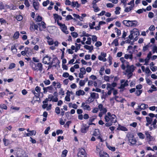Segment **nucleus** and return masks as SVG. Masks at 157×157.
Returning <instances> with one entry per match:
<instances>
[{
    "mask_svg": "<svg viewBox=\"0 0 157 157\" xmlns=\"http://www.w3.org/2000/svg\"><path fill=\"white\" fill-rule=\"evenodd\" d=\"M57 24L60 26V28L62 31L64 33L66 34L68 33V32L66 31L67 29V26L65 25V24H62L61 23L57 22Z\"/></svg>",
    "mask_w": 157,
    "mask_h": 157,
    "instance_id": "f257e3e1",
    "label": "nucleus"
},
{
    "mask_svg": "<svg viewBox=\"0 0 157 157\" xmlns=\"http://www.w3.org/2000/svg\"><path fill=\"white\" fill-rule=\"evenodd\" d=\"M127 69L126 71L127 72L132 73L135 70V67L133 65L130 66L129 65H126Z\"/></svg>",
    "mask_w": 157,
    "mask_h": 157,
    "instance_id": "f03ea898",
    "label": "nucleus"
},
{
    "mask_svg": "<svg viewBox=\"0 0 157 157\" xmlns=\"http://www.w3.org/2000/svg\"><path fill=\"white\" fill-rule=\"evenodd\" d=\"M78 157H86V153L84 149L80 150L78 153Z\"/></svg>",
    "mask_w": 157,
    "mask_h": 157,
    "instance_id": "7ed1b4c3",
    "label": "nucleus"
},
{
    "mask_svg": "<svg viewBox=\"0 0 157 157\" xmlns=\"http://www.w3.org/2000/svg\"><path fill=\"white\" fill-rule=\"evenodd\" d=\"M54 16V18L55 20V22H59V20H61L62 19V17L60 15H58L56 13H54L53 14Z\"/></svg>",
    "mask_w": 157,
    "mask_h": 157,
    "instance_id": "20e7f679",
    "label": "nucleus"
},
{
    "mask_svg": "<svg viewBox=\"0 0 157 157\" xmlns=\"http://www.w3.org/2000/svg\"><path fill=\"white\" fill-rule=\"evenodd\" d=\"M51 59V58L46 55L44 57L43 59L42 62L44 64H47V62L48 61H50V60Z\"/></svg>",
    "mask_w": 157,
    "mask_h": 157,
    "instance_id": "39448f33",
    "label": "nucleus"
},
{
    "mask_svg": "<svg viewBox=\"0 0 157 157\" xmlns=\"http://www.w3.org/2000/svg\"><path fill=\"white\" fill-rule=\"evenodd\" d=\"M145 134L146 136V138L148 142H150L151 141L152 139V136H151L149 132L147 131L145 132Z\"/></svg>",
    "mask_w": 157,
    "mask_h": 157,
    "instance_id": "423d86ee",
    "label": "nucleus"
},
{
    "mask_svg": "<svg viewBox=\"0 0 157 157\" xmlns=\"http://www.w3.org/2000/svg\"><path fill=\"white\" fill-rule=\"evenodd\" d=\"M109 120L112 123H115L117 121L116 117L114 114H112V116L109 118Z\"/></svg>",
    "mask_w": 157,
    "mask_h": 157,
    "instance_id": "0eeeda50",
    "label": "nucleus"
},
{
    "mask_svg": "<svg viewBox=\"0 0 157 157\" xmlns=\"http://www.w3.org/2000/svg\"><path fill=\"white\" fill-rule=\"evenodd\" d=\"M130 26L136 27V26L138 22L136 20L129 21Z\"/></svg>",
    "mask_w": 157,
    "mask_h": 157,
    "instance_id": "6e6552de",
    "label": "nucleus"
},
{
    "mask_svg": "<svg viewBox=\"0 0 157 157\" xmlns=\"http://www.w3.org/2000/svg\"><path fill=\"white\" fill-rule=\"evenodd\" d=\"M38 25L39 26V30L40 31H41L42 30H41L40 28L41 27H42L43 29H45L46 28V24L44 21H42L40 23H38Z\"/></svg>",
    "mask_w": 157,
    "mask_h": 157,
    "instance_id": "1a4fd4ad",
    "label": "nucleus"
},
{
    "mask_svg": "<svg viewBox=\"0 0 157 157\" xmlns=\"http://www.w3.org/2000/svg\"><path fill=\"white\" fill-rule=\"evenodd\" d=\"M112 116V115L110 112H108L107 115H106L105 117V119L106 122H108L109 121V118Z\"/></svg>",
    "mask_w": 157,
    "mask_h": 157,
    "instance_id": "9d476101",
    "label": "nucleus"
},
{
    "mask_svg": "<svg viewBox=\"0 0 157 157\" xmlns=\"http://www.w3.org/2000/svg\"><path fill=\"white\" fill-rule=\"evenodd\" d=\"M99 154L100 157H109V155L104 151H100Z\"/></svg>",
    "mask_w": 157,
    "mask_h": 157,
    "instance_id": "9b49d317",
    "label": "nucleus"
},
{
    "mask_svg": "<svg viewBox=\"0 0 157 157\" xmlns=\"http://www.w3.org/2000/svg\"><path fill=\"white\" fill-rule=\"evenodd\" d=\"M71 6L73 7L76 6L77 8H79L81 6L80 4H78V2L76 1L75 2H71Z\"/></svg>",
    "mask_w": 157,
    "mask_h": 157,
    "instance_id": "f8f14e48",
    "label": "nucleus"
},
{
    "mask_svg": "<svg viewBox=\"0 0 157 157\" xmlns=\"http://www.w3.org/2000/svg\"><path fill=\"white\" fill-rule=\"evenodd\" d=\"M85 94V92L84 91L81 90L77 91L76 92V94L78 96H80L81 95H83Z\"/></svg>",
    "mask_w": 157,
    "mask_h": 157,
    "instance_id": "ddd939ff",
    "label": "nucleus"
},
{
    "mask_svg": "<svg viewBox=\"0 0 157 157\" xmlns=\"http://www.w3.org/2000/svg\"><path fill=\"white\" fill-rule=\"evenodd\" d=\"M131 32L133 33V36L136 35V36H137L139 35L140 34L139 32L137 29H133L132 31H131Z\"/></svg>",
    "mask_w": 157,
    "mask_h": 157,
    "instance_id": "4468645a",
    "label": "nucleus"
},
{
    "mask_svg": "<svg viewBox=\"0 0 157 157\" xmlns=\"http://www.w3.org/2000/svg\"><path fill=\"white\" fill-rule=\"evenodd\" d=\"M39 3L38 2H33V7L35 10H37L39 8Z\"/></svg>",
    "mask_w": 157,
    "mask_h": 157,
    "instance_id": "2eb2a0df",
    "label": "nucleus"
},
{
    "mask_svg": "<svg viewBox=\"0 0 157 157\" xmlns=\"http://www.w3.org/2000/svg\"><path fill=\"white\" fill-rule=\"evenodd\" d=\"M100 134L99 130V129H95V130L94 131L93 135L96 136H98Z\"/></svg>",
    "mask_w": 157,
    "mask_h": 157,
    "instance_id": "dca6fc26",
    "label": "nucleus"
},
{
    "mask_svg": "<svg viewBox=\"0 0 157 157\" xmlns=\"http://www.w3.org/2000/svg\"><path fill=\"white\" fill-rule=\"evenodd\" d=\"M90 97L94 99L98 98V94L95 93H92L90 94Z\"/></svg>",
    "mask_w": 157,
    "mask_h": 157,
    "instance_id": "f3484780",
    "label": "nucleus"
},
{
    "mask_svg": "<svg viewBox=\"0 0 157 157\" xmlns=\"http://www.w3.org/2000/svg\"><path fill=\"white\" fill-rule=\"evenodd\" d=\"M89 126L86 127L85 126H83L81 128V132L83 133H86L88 130Z\"/></svg>",
    "mask_w": 157,
    "mask_h": 157,
    "instance_id": "a211bd4d",
    "label": "nucleus"
},
{
    "mask_svg": "<svg viewBox=\"0 0 157 157\" xmlns=\"http://www.w3.org/2000/svg\"><path fill=\"white\" fill-rule=\"evenodd\" d=\"M117 129L124 131H128V129L126 127L120 125H119V127L117 128Z\"/></svg>",
    "mask_w": 157,
    "mask_h": 157,
    "instance_id": "6ab92c4d",
    "label": "nucleus"
},
{
    "mask_svg": "<svg viewBox=\"0 0 157 157\" xmlns=\"http://www.w3.org/2000/svg\"><path fill=\"white\" fill-rule=\"evenodd\" d=\"M128 80H126L125 82L124 83V84H122L121 86L119 88L120 89H123L124 88V87L126 86H127L128 85Z\"/></svg>",
    "mask_w": 157,
    "mask_h": 157,
    "instance_id": "aec40b11",
    "label": "nucleus"
},
{
    "mask_svg": "<svg viewBox=\"0 0 157 157\" xmlns=\"http://www.w3.org/2000/svg\"><path fill=\"white\" fill-rule=\"evenodd\" d=\"M157 122V120L156 119H154V121L152 122V124L151 125H153V128L154 129L157 128V125L156 124Z\"/></svg>",
    "mask_w": 157,
    "mask_h": 157,
    "instance_id": "412c9836",
    "label": "nucleus"
},
{
    "mask_svg": "<svg viewBox=\"0 0 157 157\" xmlns=\"http://www.w3.org/2000/svg\"><path fill=\"white\" fill-rule=\"evenodd\" d=\"M37 67H38V70L40 71H42L43 70L42 64L41 63H36Z\"/></svg>",
    "mask_w": 157,
    "mask_h": 157,
    "instance_id": "4be33fe9",
    "label": "nucleus"
},
{
    "mask_svg": "<svg viewBox=\"0 0 157 157\" xmlns=\"http://www.w3.org/2000/svg\"><path fill=\"white\" fill-rule=\"evenodd\" d=\"M138 136L140 139H144L145 138V136L142 132H138L137 134Z\"/></svg>",
    "mask_w": 157,
    "mask_h": 157,
    "instance_id": "5701e85b",
    "label": "nucleus"
},
{
    "mask_svg": "<svg viewBox=\"0 0 157 157\" xmlns=\"http://www.w3.org/2000/svg\"><path fill=\"white\" fill-rule=\"evenodd\" d=\"M32 67L34 71L38 70V68L37 67V64L34 63H33L32 64Z\"/></svg>",
    "mask_w": 157,
    "mask_h": 157,
    "instance_id": "b1692460",
    "label": "nucleus"
},
{
    "mask_svg": "<svg viewBox=\"0 0 157 157\" xmlns=\"http://www.w3.org/2000/svg\"><path fill=\"white\" fill-rule=\"evenodd\" d=\"M129 142L132 144H135L136 142V140L134 138V137L131 139H129L128 140Z\"/></svg>",
    "mask_w": 157,
    "mask_h": 157,
    "instance_id": "393cba45",
    "label": "nucleus"
},
{
    "mask_svg": "<svg viewBox=\"0 0 157 157\" xmlns=\"http://www.w3.org/2000/svg\"><path fill=\"white\" fill-rule=\"evenodd\" d=\"M129 20H124L123 21V23L124 25L127 26V27H129L130 26V24H129Z\"/></svg>",
    "mask_w": 157,
    "mask_h": 157,
    "instance_id": "a878e982",
    "label": "nucleus"
},
{
    "mask_svg": "<svg viewBox=\"0 0 157 157\" xmlns=\"http://www.w3.org/2000/svg\"><path fill=\"white\" fill-rule=\"evenodd\" d=\"M73 15V16L75 18L78 19L80 21H82V17H80L78 15L74 13Z\"/></svg>",
    "mask_w": 157,
    "mask_h": 157,
    "instance_id": "bb28decb",
    "label": "nucleus"
},
{
    "mask_svg": "<svg viewBox=\"0 0 157 157\" xmlns=\"http://www.w3.org/2000/svg\"><path fill=\"white\" fill-rule=\"evenodd\" d=\"M19 32L17 31L14 33L13 36V38L16 39H17L19 37Z\"/></svg>",
    "mask_w": 157,
    "mask_h": 157,
    "instance_id": "cd10ccee",
    "label": "nucleus"
},
{
    "mask_svg": "<svg viewBox=\"0 0 157 157\" xmlns=\"http://www.w3.org/2000/svg\"><path fill=\"white\" fill-rule=\"evenodd\" d=\"M146 119L147 122H148V123H152L153 120L152 118H150L148 117H146Z\"/></svg>",
    "mask_w": 157,
    "mask_h": 157,
    "instance_id": "c85d7f7f",
    "label": "nucleus"
},
{
    "mask_svg": "<svg viewBox=\"0 0 157 157\" xmlns=\"http://www.w3.org/2000/svg\"><path fill=\"white\" fill-rule=\"evenodd\" d=\"M93 7L94 9V10L95 12H97L100 10L99 8L97 6V5H93Z\"/></svg>",
    "mask_w": 157,
    "mask_h": 157,
    "instance_id": "c756f323",
    "label": "nucleus"
},
{
    "mask_svg": "<svg viewBox=\"0 0 157 157\" xmlns=\"http://www.w3.org/2000/svg\"><path fill=\"white\" fill-rule=\"evenodd\" d=\"M121 10V8L119 7H117L116 8V10L115 13L116 14H119L120 13L119 10Z\"/></svg>",
    "mask_w": 157,
    "mask_h": 157,
    "instance_id": "7c9ffc66",
    "label": "nucleus"
},
{
    "mask_svg": "<svg viewBox=\"0 0 157 157\" xmlns=\"http://www.w3.org/2000/svg\"><path fill=\"white\" fill-rule=\"evenodd\" d=\"M47 88L48 89V91L50 93H52V91L53 89V87L52 85H51L50 86L47 87Z\"/></svg>",
    "mask_w": 157,
    "mask_h": 157,
    "instance_id": "2f4dec72",
    "label": "nucleus"
},
{
    "mask_svg": "<svg viewBox=\"0 0 157 157\" xmlns=\"http://www.w3.org/2000/svg\"><path fill=\"white\" fill-rule=\"evenodd\" d=\"M67 152V151L66 150H65L63 151L62 152L61 156L62 157H65L66 156Z\"/></svg>",
    "mask_w": 157,
    "mask_h": 157,
    "instance_id": "473e14b6",
    "label": "nucleus"
},
{
    "mask_svg": "<svg viewBox=\"0 0 157 157\" xmlns=\"http://www.w3.org/2000/svg\"><path fill=\"white\" fill-rule=\"evenodd\" d=\"M127 137L128 138L129 140V139H131L134 137V136L133 134L128 133L127 135Z\"/></svg>",
    "mask_w": 157,
    "mask_h": 157,
    "instance_id": "72a5a7b5",
    "label": "nucleus"
},
{
    "mask_svg": "<svg viewBox=\"0 0 157 157\" xmlns=\"http://www.w3.org/2000/svg\"><path fill=\"white\" fill-rule=\"evenodd\" d=\"M7 8H9L10 10H14L16 9V6L12 5H10V6H8Z\"/></svg>",
    "mask_w": 157,
    "mask_h": 157,
    "instance_id": "f704fd0d",
    "label": "nucleus"
},
{
    "mask_svg": "<svg viewBox=\"0 0 157 157\" xmlns=\"http://www.w3.org/2000/svg\"><path fill=\"white\" fill-rule=\"evenodd\" d=\"M114 44L115 46H117L118 45V40L117 39H115L114 40L113 42L112 43V44Z\"/></svg>",
    "mask_w": 157,
    "mask_h": 157,
    "instance_id": "c9c22d12",
    "label": "nucleus"
},
{
    "mask_svg": "<svg viewBox=\"0 0 157 157\" xmlns=\"http://www.w3.org/2000/svg\"><path fill=\"white\" fill-rule=\"evenodd\" d=\"M149 44L150 43H149V44H148L143 47V51L145 52L148 49V48L150 47V46L149 45Z\"/></svg>",
    "mask_w": 157,
    "mask_h": 157,
    "instance_id": "e433bc0d",
    "label": "nucleus"
},
{
    "mask_svg": "<svg viewBox=\"0 0 157 157\" xmlns=\"http://www.w3.org/2000/svg\"><path fill=\"white\" fill-rule=\"evenodd\" d=\"M16 18L17 21H21L23 19V17L21 15H19L17 16Z\"/></svg>",
    "mask_w": 157,
    "mask_h": 157,
    "instance_id": "4c0bfd02",
    "label": "nucleus"
},
{
    "mask_svg": "<svg viewBox=\"0 0 157 157\" xmlns=\"http://www.w3.org/2000/svg\"><path fill=\"white\" fill-rule=\"evenodd\" d=\"M142 91L141 90H137L135 93V94L137 95V96H140L141 94L142 93Z\"/></svg>",
    "mask_w": 157,
    "mask_h": 157,
    "instance_id": "58836bf2",
    "label": "nucleus"
},
{
    "mask_svg": "<svg viewBox=\"0 0 157 157\" xmlns=\"http://www.w3.org/2000/svg\"><path fill=\"white\" fill-rule=\"evenodd\" d=\"M95 45L97 47H99V46H101L102 45V43L100 41H98L96 42L95 44Z\"/></svg>",
    "mask_w": 157,
    "mask_h": 157,
    "instance_id": "ea45409f",
    "label": "nucleus"
},
{
    "mask_svg": "<svg viewBox=\"0 0 157 157\" xmlns=\"http://www.w3.org/2000/svg\"><path fill=\"white\" fill-rule=\"evenodd\" d=\"M15 67V64L14 63H11L9 66V69H11Z\"/></svg>",
    "mask_w": 157,
    "mask_h": 157,
    "instance_id": "a19ab883",
    "label": "nucleus"
},
{
    "mask_svg": "<svg viewBox=\"0 0 157 157\" xmlns=\"http://www.w3.org/2000/svg\"><path fill=\"white\" fill-rule=\"evenodd\" d=\"M96 116H93L90 118V119L89 120V121L90 122H92L95 119H96Z\"/></svg>",
    "mask_w": 157,
    "mask_h": 157,
    "instance_id": "79ce46f5",
    "label": "nucleus"
},
{
    "mask_svg": "<svg viewBox=\"0 0 157 157\" xmlns=\"http://www.w3.org/2000/svg\"><path fill=\"white\" fill-rule=\"evenodd\" d=\"M154 17V14L152 12H149L148 14V17L150 18H152Z\"/></svg>",
    "mask_w": 157,
    "mask_h": 157,
    "instance_id": "37998d69",
    "label": "nucleus"
},
{
    "mask_svg": "<svg viewBox=\"0 0 157 157\" xmlns=\"http://www.w3.org/2000/svg\"><path fill=\"white\" fill-rule=\"evenodd\" d=\"M87 40L86 42V44L90 45L91 43V38L89 37L87 39Z\"/></svg>",
    "mask_w": 157,
    "mask_h": 157,
    "instance_id": "c03bdc74",
    "label": "nucleus"
},
{
    "mask_svg": "<svg viewBox=\"0 0 157 157\" xmlns=\"http://www.w3.org/2000/svg\"><path fill=\"white\" fill-rule=\"evenodd\" d=\"M44 83V84L46 85H49L50 83V81L49 80L46 79L43 81Z\"/></svg>",
    "mask_w": 157,
    "mask_h": 157,
    "instance_id": "a18cd8bd",
    "label": "nucleus"
},
{
    "mask_svg": "<svg viewBox=\"0 0 157 157\" xmlns=\"http://www.w3.org/2000/svg\"><path fill=\"white\" fill-rule=\"evenodd\" d=\"M80 73L83 75H85L86 73L85 69L84 67H82L80 69Z\"/></svg>",
    "mask_w": 157,
    "mask_h": 157,
    "instance_id": "49530a36",
    "label": "nucleus"
},
{
    "mask_svg": "<svg viewBox=\"0 0 157 157\" xmlns=\"http://www.w3.org/2000/svg\"><path fill=\"white\" fill-rule=\"evenodd\" d=\"M55 112L57 114H59L60 113V110L59 107H57L55 108Z\"/></svg>",
    "mask_w": 157,
    "mask_h": 157,
    "instance_id": "de8ad7c7",
    "label": "nucleus"
},
{
    "mask_svg": "<svg viewBox=\"0 0 157 157\" xmlns=\"http://www.w3.org/2000/svg\"><path fill=\"white\" fill-rule=\"evenodd\" d=\"M50 3L49 1L48 0H47L46 1L44 2L43 3V5L44 6H46Z\"/></svg>",
    "mask_w": 157,
    "mask_h": 157,
    "instance_id": "09e8293b",
    "label": "nucleus"
},
{
    "mask_svg": "<svg viewBox=\"0 0 157 157\" xmlns=\"http://www.w3.org/2000/svg\"><path fill=\"white\" fill-rule=\"evenodd\" d=\"M71 36L74 37L76 38L78 36V34L75 32H73L71 33Z\"/></svg>",
    "mask_w": 157,
    "mask_h": 157,
    "instance_id": "8fccbe9b",
    "label": "nucleus"
},
{
    "mask_svg": "<svg viewBox=\"0 0 157 157\" xmlns=\"http://www.w3.org/2000/svg\"><path fill=\"white\" fill-rule=\"evenodd\" d=\"M107 89L108 90V88H110V90H114V88H112L111 86V85L109 83H107Z\"/></svg>",
    "mask_w": 157,
    "mask_h": 157,
    "instance_id": "3c124183",
    "label": "nucleus"
},
{
    "mask_svg": "<svg viewBox=\"0 0 157 157\" xmlns=\"http://www.w3.org/2000/svg\"><path fill=\"white\" fill-rule=\"evenodd\" d=\"M35 90L38 93H40L41 91V89L40 87L37 86L35 88Z\"/></svg>",
    "mask_w": 157,
    "mask_h": 157,
    "instance_id": "603ef678",
    "label": "nucleus"
},
{
    "mask_svg": "<svg viewBox=\"0 0 157 157\" xmlns=\"http://www.w3.org/2000/svg\"><path fill=\"white\" fill-rule=\"evenodd\" d=\"M73 18L71 15H67L66 17V20L67 21H68L70 19H72Z\"/></svg>",
    "mask_w": 157,
    "mask_h": 157,
    "instance_id": "864d4df0",
    "label": "nucleus"
},
{
    "mask_svg": "<svg viewBox=\"0 0 157 157\" xmlns=\"http://www.w3.org/2000/svg\"><path fill=\"white\" fill-rule=\"evenodd\" d=\"M85 84V81L80 80L79 81V84L80 86H83Z\"/></svg>",
    "mask_w": 157,
    "mask_h": 157,
    "instance_id": "5fc2aeb1",
    "label": "nucleus"
},
{
    "mask_svg": "<svg viewBox=\"0 0 157 157\" xmlns=\"http://www.w3.org/2000/svg\"><path fill=\"white\" fill-rule=\"evenodd\" d=\"M24 4L26 6L28 7H29L30 6V4L28 0H25Z\"/></svg>",
    "mask_w": 157,
    "mask_h": 157,
    "instance_id": "6e6d98bb",
    "label": "nucleus"
},
{
    "mask_svg": "<svg viewBox=\"0 0 157 157\" xmlns=\"http://www.w3.org/2000/svg\"><path fill=\"white\" fill-rule=\"evenodd\" d=\"M83 109L84 110L86 109L88 110L89 111L91 110V108L89 105H86L85 107Z\"/></svg>",
    "mask_w": 157,
    "mask_h": 157,
    "instance_id": "4d7b16f0",
    "label": "nucleus"
},
{
    "mask_svg": "<svg viewBox=\"0 0 157 157\" xmlns=\"http://www.w3.org/2000/svg\"><path fill=\"white\" fill-rule=\"evenodd\" d=\"M32 93L34 94L35 97H39L40 96V94L38 93H36L35 92V91L34 90H33L32 91Z\"/></svg>",
    "mask_w": 157,
    "mask_h": 157,
    "instance_id": "13d9d810",
    "label": "nucleus"
},
{
    "mask_svg": "<svg viewBox=\"0 0 157 157\" xmlns=\"http://www.w3.org/2000/svg\"><path fill=\"white\" fill-rule=\"evenodd\" d=\"M92 39L93 41H97V37L95 35L92 36Z\"/></svg>",
    "mask_w": 157,
    "mask_h": 157,
    "instance_id": "bf43d9fd",
    "label": "nucleus"
},
{
    "mask_svg": "<svg viewBox=\"0 0 157 157\" xmlns=\"http://www.w3.org/2000/svg\"><path fill=\"white\" fill-rule=\"evenodd\" d=\"M104 77V79L105 81H107V82H109V76L105 75Z\"/></svg>",
    "mask_w": 157,
    "mask_h": 157,
    "instance_id": "052dcab7",
    "label": "nucleus"
},
{
    "mask_svg": "<svg viewBox=\"0 0 157 157\" xmlns=\"http://www.w3.org/2000/svg\"><path fill=\"white\" fill-rule=\"evenodd\" d=\"M53 97H54L52 95L49 94L48 95V98L49 100V101H51L52 100Z\"/></svg>",
    "mask_w": 157,
    "mask_h": 157,
    "instance_id": "680f3d73",
    "label": "nucleus"
},
{
    "mask_svg": "<svg viewBox=\"0 0 157 157\" xmlns=\"http://www.w3.org/2000/svg\"><path fill=\"white\" fill-rule=\"evenodd\" d=\"M89 78L93 80H95L97 79V78L96 76L94 75H92L90 76Z\"/></svg>",
    "mask_w": 157,
    "mask_h": 157,
    "instance_id": "e2e57ef3",
    "label": "nucleus"
},
{
    "mask_svg": "<svg viewBox=\"0 0 157 157\" xmlns=\"http://www.w3.org/2000/svg\"><path fill=\"white\" fill-rule=\"evenodd\" d=\"M65 4L66 5H71V2L69 0H66L65 2Z\"/></svg>",
    "mask_w": 157,
    "mask_h": 157,
    "instance_id": "0e129e2a",
    "label": "nucleus"
},
{
    "mask_svg": "<svg viewBox=\"0 0 157 157\" xmlns=\"http://www.w3.org/2000/svg\"><path fill=\"white\" fill-rule=\"evenodd\" d=\"M149 29L150 31H153L155 30V27L154 25H151L149 28Z\"/></svg>",
    "mask_w": 157,
    "mask_h": 157,
    "instance_id": "69168bd1",
    "label": "nucleus"
},
{
    "mask_svg": "<svg viewBox=\"0 0 157 157\" xmlns=\"http://www.w3.org/2000/svg\"><path fill=\"white\" fill-rule=\"evenodd\" d=\"M157 50V46H154L152 48V52L153 53H154Z\"/></svg>",
    "mask_w": 157,
    "mask_h": 157,
    "instance_id": "338daca9",
    "label": "nucleus"
},
{
    "mask_svg": "<svg viewBox=\"0 0 157 157\" xmlns=\"http://www.w3.org/2000/svg\"><path fill=\"white\" fill-rule=\"evenodd\" d=\"M152 6L154 8H157V0H155V1L154 3L152 4Z\"/></svg>",
    "mask_w": 157,
    "mask_h": 157,
    "instance_id": "774afa93",
    "label": "nucleus"
}]
</instances>
